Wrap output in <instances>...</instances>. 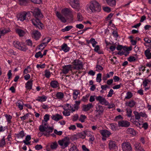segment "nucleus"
<instances>
[{"label":"nucleus","mask_w":151,"mask_h":151,"mask_svg":"<svg viewBox=\"0 0 151 151\" xmlns=\"http://www.w3.org/2000/svg\"><path fill=\"white\" fill-rule=\"evenodd\" d=\"M86 9L90 13L96 12H99L101 7L98 2L96 1H91L89 4L87 5Z\"/></svg>","instance_id":"1"},{"label":"nucleus","mask_w":151,"mask_h":151,"mask_svg":"<svg viewBox=\"0 0 151 151\" xmlns=\"http://www.w3.org/2000/svg\"><path fill=\"white\" fill-rule=\"evenodd\" d=\"M18 20L23 22L25 20L26 22L29 21L31 17V14L30 12H26L24 11L18 14L17 15Z\"/></svg>","instance_id":"2"},{"label":"nucleus","mask_w":151,"mask_h":151,"mask_svg":"<svg viewBox=\"0 0 151 151\" xmlns=\"http://www.w3.org/2000/svg\"><path fill=\"white\" fill-rule=\"evenodd\" d=\"M70 142V141L69 140V139L66 137L58 141V144L62 149H64L68 147Z\"/></svg>","instance_id":"3"},{"label":"nucleus","mask_w":151,"mask_h":151,"mask_svg":"<svg viewBox=\"0 0 151 151\" xmlns=\"http://www.w3.org/2000/svg\"><path fill=\"white\" fill-rule=\"evenodd\" d=\"M73 70H79L82 69L83 67L82 63L79 60H75L72 62Z\"/></svg>","instance_id":"4"},{"label":"nucleus","mask_w":151,"mask_h":151,"mask_svg":"<svg viewBox=\"0 0 151 151\" xmlns=\"http://www.w3.org/2000/svg\"><path fill=\"white\" fill-rule=\"evenodd\" d=\"M73 70L72 65H68L63 66L62 67V71L63 74H67L70 70L72 74L74 75L76 73L77 71L73 72Z\"/></svg>","instance_id":"5"},{"label":"nucleus","mask_w":151,"mask_h":151,"mask_svg":"<svg viewBox=\"0 0 151 151\" xmlns=\"http://www.w3.org/2000/svg\"><path fill=\"white\" fill-rule=\"evenodd\" d=\"M30 12L32 13L33 16L36 19H40L43 17V15L41 13L40 10L38 8L35 9L33 12Z\"/></svg>","instance_id":"6"},{"label":"nucleus","mask_w":151,"mask_h":151,"mask_svg":"<svg viewBox=\"0 0 151 151\" xmlns=\"http://www.w3.org/2000/svg\"><path fill=\"white\" fill-rule=\"evenodd\" d=\"M122 147L123 151H132L131 145L128 142H123L122 145Z\"/></svg>","instance_id":"7"},{"label":"nucleus","mask_w":151,"mask_h":151,"mask_svg":"<svg viewBox=\"0 0 151 151\" xmlns=\"http://www.w3.org/2000/svg\"><path fill=\"white\" fill-rule=\"evenodd\" d=\"M13 45L15 47L22 51H25L27 50L24 46H21L20 43L18 41H14L13 42Z\"/></svg>","instance_id":"8"},{"label":"nucleus","mask_w":151,"mask_h":151,"mask_svg":"<svg viewBox=\"0 0 151 151\" xmlns=\"http://www.w3.org/2000/svg\"><path fill=\"white\" fill-rule=\"evenodd\" d=\"M96 99L102 105H107L109 104V103L106 99L104 97L101 96H96Z\"/></svg>","instance_id":"9"},{"label":"nucleus","mask_w":151,"mask_h":151,"mask_svg":"<svg viewBox=\"0 0 151 151\" xmlns=\"http://www.w3.org/2000/svg\"><path fill=\"white\" fill-rule=\"evenodd\" d=\"M68 1L71 7L74 9H78L80 7L78 0H68Z\"/></svg>","instance_id":"10"},{"label":"nucleus","mask_w":151,"mask_h":151,"mask_svg":"<svg viewBox=\"0 0 151 151\" xmlns=\"http://www.w3.org/2000/svg\"><path fill=\"white\" fill-rule=\"evenodd\" d=\"M40 19H32L31 20V21L33 24L36 27L39 28V27H40L42 28L43 24L40 22Z\"/></svg>","instance_id":"11"},{"label":"nucleus","mask_w":151,"mask_h":151,"mask_svg":"<svg viewBox=\"0 0 151 151\" xmlns=\"http://www.w3.org/2000/svg\"><path fill=\"white\" fill-rule=\"evenodd\" d=\"M93 107V104L89 103L87 104H83L82 106V111H87Z\"/></svg>","instance_id":"12"},{"label":"nucleus","mask_w":151,"mask_h":151,"mask_svg":"<svg viewBox=\"0 0 151 151\" xmlns=\"http://www.w3.org/2000/svg\"><path fill=\"white\" fill-rule=\"evenodd\" d=\"M118 125L119 127H128L130 126V123L126 120L119 121L118 122Z\"/></svg>","instance_id":"13"},{"label":"nucleus","mask_w":151,"mask_h":151,"mask_svg":"<svg viewBox=\"0 0 151 151\" xmlns=\"http://www.w3.org/2000/svg\"><path fill=\"white\" fill-rule=\"evenodd\" d=\"M62 13L65 16L70 15L71 18H73V16L71 14L72 11L69 9L66 8L63 9L62 11Z\"/></svg>","instance_id":"14"},{"label":"nucleus","mask_w":151,"mask_h":151,"mask_svg":"<svg viewBox=\"0 0 151 151\" xmlns=\"http://www.w3.org/2000/svg\"><path fill=\"white\" fill-rule=\"evenodd\" d=\"M99 132L103 137H109L111 134V132L106 129L100 130Z\"/></svg>","instance_id":"15"},{"label":"nucleus","mask_w":151,"mask_h":151,"mask_svg":"<svg viewBox=\"0 0 151 151\" xmlns=\"http://www.w3.org/2000/svg\"><path fill=\"white\" fill-rule=\"evenodd\" d=\"M89 133V132L87 131H83L77 134V136L78 138H80L83 139L85 138L86 135L90 136V135H88Z\"/></svg>","instance_id":"16"},{"label":"nucleus","mask_w":151,"mask_h":151,"mask_svg":"<svg viewBox=\"0 0 151 151\" xmlns=\"http://www.w3.org/2000/svg\"><path fill=\"white\" fill-rule=\"evenodd\" d=\"M40 33L37 30H34L32 32V37L35 40H37L40 37Z\"/></svg>","instance_id":"17"},{"label":"nucleus","mask_w":151,"mask_h":151,"mask_svg":"<svg viewBox=\"0 0 151 151\" xmlns=\"http://www.w3.org/2000/svg\"><path fill=\"white\" fill-rule=\"evenodd\" d=\"M96 111H97L99 115H101L103 114L104 109L103 108V106L98 104L96 106Z\"/></svg>","instance_id":"18"},{"label":"nucleus","mask_w":151,"mask_h":151,"mask_svg":"<svg viewBox=\"0 0 151 151\" xmlns=\"http://www.w3.org/2000/svg\"><path fill=\"white\" fill-rule=\"evenodd\" d=\"M51 118L52 119L56 121H58L60 119H62L63 117L61 115L57 114L52 115L51 116Z\"/></svg>","instance_id":"19"},{"label":"nucleus","mask_w":151,"mask_h":151,"mask_svg":"<svg viewBox=\"0 0 151 151\" xmlns=\"http://www.w3.org/2000/svg\"><path fill=\"white\" fill-rule=\"evenodd\" d=\"M33 81L32 80H31L26 83L25 87L27 89L30 90L32 89Z\"/></svg>","instance_id":"20"},{"label":"nucleus","mask_w":151,"mask_h":151,"mask_svg":"<svg viewBox=\"0 0 151 151\" xmlns=\"http://www.w3.org/2000/svg\"><path fill=\"white\" fill-rule=\"evenodd\" d=\"M136 102L133 100H131L125 103L126 106H128L130 108H132L136 105Z\"/></svg>","instance_id":"21"},{"label":"nucleus","mask_w":151,"mask_h":151,"mask_svg":"<svg viewBox=\"0 0 151 151\" xmlns=\"http://www.w3.org/2000/svg\"><path fill=\"white\" fill-rule=\"evenodd\" d=\"M56 15L58 18L59 19L61 22L63 23L66 22V21L65 18L58 12H57Z\"/></svg>","instance_id":"22"},{"label":"nucleus","mask_w":151,"mask_h":151,"mask_svg":"<svg viewBox=\"0 0 151 151\" xmlns=\"http://www.w3.org/2000/svg\"><path fill=\"white\" fill-rule=\"evenodd\" d=\"M70 48L68 47L66 43H63L61 46L60 50H63L65 52H67L69 50Z\"/></svg>","instance_id":"23"},{"label":"nucleus","mask_w":151,"mask_h":151,"mask_svg":"<svg viewBox=\"0 0 151 151\" xmlns=\"http://www.w3.org/2000/svg\"><path fill=\"white\" fill-rule=\"evenodd\" d=\"M16 32L20 37H22L25 34V32L23 30L20 29H16Z\"/></svg>","instance_id":"24"},{"label":"nucleus","mask_w":151,"mask_h":151,"mask_svg":"<svg viewBox=\"0 0 151 151\" xmlns=\"http://www.w3.org/2000/svg\"><path fill=\"white\" fill-rule=\"evenodd\" d=\"M10 31V29L8 28L0 30V38L1 37V36L4 35L5 34L9 32Z\"/></svg>","instance_id":"25"},{"label":"nucleus","mask_w":151,"mask_h":151,"mask_svg":"<svg viewBox=\"0 0 151 151\" xmlns=\"http://www.w3.org/2000/svg\"><path fill=\"white\" fill-rule=\"evenodd\" d=\"M51 86L53 88H57L59 86L58 82L56 81H52L50 83Z\"/></svg>","instance_id":"26"},{"label":"nucleus","mask_w":151,"mask_h":151,"mask_svg":"<svg viewBox=\"0 0 151 151\" xmlns=\"http://www.w3.org/2000/svg\"><path fill=\"white\" fill-rule=\"evenodd\" d=\"M107 4L109 6H113L116 5V0H106Z\"/></svg>","instance_id":"27"},{"label":"nucleus","mask_w":151,"mask_h":151,"mask_svg":"<svg viewBox=\"0 0 151 151\" xmlns=\"http://www.w3.org/2000/svg\"><path fill=\"white\" fill-rule=\"evenodd\" d=\"M134 146L137 151H140L144 150L141 146L140 143H136L134 145Z\"/></svg>","instance_id":"28"},{"label":"nucleus","mask_w":151,"mask_h":151,"mask_svg":"<svg viewBox=\"0 0 151 151\" xmlns=\"http://www.w3.org/2000/svg\"><path fill=\"white\" fill-rule=\"evenodd\" d=\"M126 132L128 134H130L133 135H136V132L133 128H128L127 129Z\"/></svg>","instance_id":"29"},{"label":"nucleus","mask_w":151,"mask_h":151,"mask_svg":"<svg viewBox=\"0 0 151 151\" xmlns=\"http://www.w3.org/2000/svg\"><path fill=\"white\" fill-rule=\"evenodd\" d=\"M145 54L147 59H150V58H151V52H150L149 49H147L145 51Z\"/></svg>","instance_id":"30"},{"label":"nucleus","mask_w":151,"mask_h":151,"mask_svg":"<svg viewBox=\"0 0 151 151\" xmlns=\"http://www.w3.org/2000/svg\"><path fill=\"white\" fill-rule=\"evenodd\" d=\"M19 4L21 5H27L28 4L29 0H18Z\"/></svg>","instance_id":"31"},{"label":"nucleus","mask_w":151,"mask_h":151,"mask_svg":"<svg viewBox=\"0 0 151 151\" xmlns=\"http://www.w3.org/2000/svg\"><path fill=\"white\" fill-rule=\"evenodd\" d=\"M16 135L17 138H22L25 136L24 131L23 130L21 131L19 133L16 134Z\"/></svg>","instance_id":"32"},{"label":"nucleus","mask_w":151,"mask_h":151,"mask_svg":"<svg viewBox=\"0 0 151 151\" xmlns=\"http://www.w3.org/2000/svg\"><path fill=\"white\" fill-rule=\"evenodd\" d=\"M23 103L21 101H18L16 103V106H17L18 108L20 110L23 109Z\"/></svg>","instance_id":"33"},{"label":"nucleus","mask_w":151,"mask_h":151,"mask_svg":"<svg viewBox=\"0 0 151 151\" xmlns=\"http://www.w3.org/2000/svg\"><path fill=\"white\" fill-rule=\"evenodd\" d=\"M109 148L111 149L112 148H114L116 146L115 142L112 141H110L109 143Z\"/></svg>","instance_id":"34"},{"label":"nucleus","mask_w":151,"mask_h":151,"mask_svg":"<svg viewBox=\"0 0 151 151\" xmlns=\"http://www.w3.org/2000/svg\"><path fill=\"white\" fill-rule=\"evenodd\" d=\"M80 93L79 91L77 90H75L73 93V96L74 100L77 99L78 95Z\"/></svg>","instance_id":"35"},{"label":"nucleus","mask_w":151,"mask_h":151,"mask_svg":"<svg viewBox=\"0 0 151 151\" xmlns=\"http://www.w3.org/2000/svg\"><path fill=\"white\" fill-rule=\"evenodd\" d=\"M64 110L63 112V115L65 116H68L70 115V112L69 109H65L63 108Z\"/></svg>","instance_id":"36"},{"label":"nucleus","mask_w":151,"mask_h":151,"mask_svg":"<svg viewBox=\"0 0 151 151\" xmlns=\"http://www.w3.org/2000/svg\"><path fill=\"white\" fill-rule=\"evenodd\" d=\"M56 96L57 98L59 99H62L63 98L64 94L62 92H58L56 94Z\"/></svg>","instance_id":"37"},{"label":"nucleus","mask_w":151,"mask_h":151,"mask_svg":"<svg viewBox=\"0 0 151 151\" xmlns=\"http://www.w3.org/2000/svg\"><path fill=\"white\" fill-rule=\"evenodd\" d=\"M73 27L72 26H68L65 27L64 28L62 29L63 32H64L65 31H68L71 29Z\"/></svg>","instance_id":"38"},{"label":"nucleus","mask_w":151,"mask_h":151,"mask_svg":"<svg viewBox=\"0 0 151 151\" xmlns=\"http://www.w3.org/2000/svg\"><path fill=\"white\" fill-rule=\"evenodd\" d=\"M127 111V115L128 117H130L132 116V111L130 108H127L126 109Z\"/></svg>","instance_id":"39"},{"label":"nucleus","mask_w":151,"mask_h":151,"mask_svg":"<svg viewBox=\"0 0 151 151\" xmlns=\"http://www.w3.org/2000/svg\"><path fill=\"white\" fill-rule=\"evenodd\" d=\"M133 113L135 116V118L136 119L139 120L140 118V116L139 115V113L137 111H134L133 112Z\"/></svg>","instance_id":"40"},{"label":"nucleus","mask_w":151,"mask_h":151,"mask_svg":"<svg viewBox=\"0 0 151 151\" xmlns=\"http://www.w3.org/2000/svg\"><path fill=\"white\" fill-rule=\"evenodd\" d=\"M5 116L6 117L7 121L8 123L9 124H10L11 122V119L12 118V116L10 115L5 114Z\"/></svg>","instance_id":"41"},{"label":"nucleus","mask_w":151,"mask_h":151,"mask_svg":"<svg viewBox=\"0 0 151 151\" xmlns=\"http://www.w3.org/2000/svg\"><path fill=\"white\" fill-rule=\"evenodd\" d=\"M99 45H96L95 47L94 50L95 52H98L99 54H103V52L100 51H99Z\"/></svg>","instance_id":"42"},{"label":"nucleus","mask_w":151,"mask_h":151,"mask_svg":"<svg viewBox=\"0 0 151 151\" xmlns=\"http://www.w3.org/2000/svg\"><path fill=\"white\" fill-rule=\"evenodd\" d=\"M132 96V93L131 92H128L127 93V95L125 97V99H129L131 98Z\"/></svg>","instance_id":"43"},{"label":"nucleus","mask_w":151,"mask_h":151,"mask_svg":"<svg viewBox=\"0 0 151 151\" xmlns=\"http://www.w3.org/2000/svg\"><path fill=\"white\" fill-rule=\"evenodd\" d=\"M45 76L47 78H49L50 77L51 75V73L48 70H46L45 71Z\"/></svg>","instance_id":"44"},{"label":"nucleus","mask_w":151,"mask_h":151,"mask_svg":"<svg viewBox=\"0 0 151 151\" xmlns=\"http://www.w3.org/2000/svg\"><path fill=\"white\" fill-rule=\"evenodd\" d=\"M69 108V111H70L72 112L75 111L76 110H78L77 109L75 108L74 106V104L70 105Z\"/></svg>","instance_id":"45"},{"label":"nucleus","mask_w":151,"mask_h":151,"mask_svg":"<svg viewBox=\"0 0 151 151\" xmlns=\"http://www.w3.org/2000/svg\"><path fill=\"white\" fill-rule=\"evenodd\" d=\"M58 145L56 142L52 143L50 145L51 148L53 149H55L57 147Z\"/></svg>","instance_id":"46"},{"label":"nucleus","mask_w":151,"mask_h":151,"mask_svg":"<svg viewBox=\"0 0 151 151\" xmlns=\"http://www.w3.org/2000/svg\"><path fill=\"white\" fill-rule=\"evenodd\" d=\"M86 116L84 115L81 114V115L79 120L81 122H83L85 121V120L86 119Z\"/></svg>","instance_id":"47"},{"label":"nucleus","mask_w":151,"mask_h":151,"mask_svg":"<svg viewBox=\"0 0 151 151\" xmlns=\"http://www.w3.org/2000/svg\"><path fill=\"white\" fill-rule=\"evenodd\" d=\"M47 97L45 96H40L37 100L39 101H46Z\"/></svg>","instance_id":"48"},{"label":"nucleus","mask_w":151,"mask_h":151,"mask_svg":"<svg viewBox=\"0 0 151 151\" xmlns=\"http://www.w3.org/2000/svg\"><path fill=\"white\" fill-rule=\"evenodd\" d=\"M96 80L99 83L101 82V73H99L97 74Z\"/></svg>","instance_id":"49"},{"label":"nucleus","mask_w":151,"mask_h":151,"mask_svg":"<svg viewBox=\"0 0 151 151\" xmlns=\"http://www.w3.org/2000/svg\"><path fill=\"white\" fill-rule=\"evenodd\" d=\"M116 124L114 123H112L110 124V126L111 127V129L113 131H115L116 130Z\"/></svg>","instance_id":"50"},{"label":"nucleus","mask_w":151,"mask_h":151,"mask_svg":"<svg viewBox=\"0 0 151 151\" xmlns=\"http://www.w3.org/2000/svg\"><path fill=\"white\" fill-rule=\"evenodd\" d=\"M144 40L145 42V43H144V45L145 46H147L146 43H151V40L148 39L147 37H145L144 39Z\"/></svg>","instance_id":"51"},{"label":"nucleus","mask_w":151,"mask_h":151,"mask_svg":"<svg viewBox=\"0 0 151 151\" xmlns=\"http://www.w3.org/2000/svg\"><path fill=\"white\" fill-rule=\"evenodd\" d=\"M91 43L92 44V46L94 47L96 44L97 43V42H96L95 39L93 38H91L90 39Z\"/></svg>","instance_id":"52"},{"label":"nucleus","mask_w":151,"mask_h":151,"mask_svg":"<svg viewBox=\"0 0 151 151\" xmlns=\"http://www.w3.org/2000/svg\"><path fill=\"white\" fill-rule=\"evenodd\" d=\"M43 56V55H42V53L40 51L36 53L35 55V57L37 58H38L39 57L40 58H42Z\"/></svg>","instance_id":"53"},{"label":"nucleus","mask_w":151,"mask_h":151,"mask_svg":"<svg viewBox=\"0 0 151 151\" xmlns=\"http://www.w3.org/2000/svg\"><path fill=\"white\" fill-rule=\"evenodd\" d=\"M69 151H79V150L77 149L76 147L73 145L72 147L71 148H70L69 150Z\"/></svg>","instance_id":"54"},{"label":"nucleus","mask_w":151,"mask_h":151,"mask_svg":"<svg viewBox=\"0 0 151 151\" xmlns=\"http://www.w3.org/2000/svg\"><path fill=\"white\" fill-rule=\"evenodd\" d=\"M116 59V58L115 56L113 57L112 58L110 59L111 61V63L113 64H116V62H117Z\"/></svg>","instance_id":"55"},{"label":"nucleus","mask_w":151,"mask_h":151,"mask_svg":"<svg viewBox=\"0 0 151 151\" xmlns=\"http://www.w3.org/2000/svg\"><path fill=\"white\" fill-rule=\"evenodd\" d=\"M77 18L78 21H82L83 20V17L82 15L80 13H78L77 14Z\"/></svg>","instance_id":"56"},{"label":"nucleus","mask_w":151,"mask_h":151,"mask_svg":"<svg viewBox=\"0 0 151 151\" xmlns=\"http://www.w3.org/2000/svg\"><path fill=\"white\" fill-rule=\"evenodd\" d=\"M128 60L130 62H133L136 60V58L134 57L130 56L128 58Z\"/></svg>","instance_id":"57"},{"label":"nucleus","mask_w":151,"mask_h":151,"mask_svg":"<svg viewBox=\"0 0 151 151\" xmlns=\"http://www.w3.org/2000/svg\"><path fill=\"white\" fill-rule=\"evenodd\" d=\"M29 116V114H26L24 115L23 116L20 117L21 120L22 121H24L26 119H27Z\"/></svg>","instance_id":"58"},{"label":"nucleus","mask_w":151,"mask_h":151,"mask_svg":"<svg viewBox=\"0 0 151 151\" xmlns=\"http://www.w3.org/2000/svg\"><path fill=\"white\" fill-rule=\"evenodd\" d=\"M66 137L69 139V141H70V140H74L77 139L74 135L68 136Z\"/></svg>","instance_id":"59"},{"label":"nucleus","mask_w":151,"mask_h":151,"mask_svg":"<svg viewBox=\"0 0 151 151\" xmlns=\"http://www.w3.org/2000/svg\"><path fill=\"white\" fill-rule=\"evenodd\" d=\"M46 43H45L44 42L42 43L40 45V47L39 48V49H43L46 46Z\"/></svg>","instance_id":"60"},{"label":"nucleus","mask_w":151,"mask_h":151,"mask_svg":"<svg viewBox=\"0 0 151 151\" xmlns=\"http://www.w3.org/2000/svg\"><path fill=\"white\" fill-rule=\"evenodd\" d=\"M5 144V139L4 138L2 139L0 142V147H3Z\"/></svg>","instance_id":"61"},{"label":"nucleus","mask_w":151,"mask_h":151,"mask_svg":"<svg viewBox=\"0 0 151 151\" xmlns=\"http://www.w3.org/2000/svg\"><path fill=\"white\" fill-rule=\"evenodd\" d=\"M81 102L80 101H75V104H74V106L75 108H76L78 109L79 108V105L80 104Z\"/></svg>","instance_id":"62"},{"label":"nucleus","mask_w":151,"mask_h":151,"mask_svg":"<svg viewBox=\"0 0 151 151\" xmlns=\"http://www.w3.org/2000/svg\"><path fill=\"white\" fill-rule=\"evenodd\" d=\"M150 82V81L148 79H145L143 82V86L144 87H146L149 82Z\"/></svg>","instance_id":"63"},{"label":"nucleus","mask_w":151,"mask_h":151,"mask_svg":"<svg viewBox=\"0 0 151 151\" xmlns=\"http://www.w3.org/2000/svg\"><path fill=\"white\" fill-rule=\"evenodd\" d=\"M76 27L79 29H82L83 28L84 26L82 24H77L76 25Z\"/></svg>","instance_id":"64"}]
</instances>
